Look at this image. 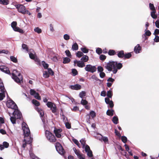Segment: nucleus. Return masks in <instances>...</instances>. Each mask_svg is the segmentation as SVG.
I'll return each mask as SVG.
<instances>
[{
	"instance_id": "f257e3e1",
	"label": "nucleus",
	"mask_w": 159,
	"mask_h": 159,
	"mask_svg": "<svg viewBox=\"0 0 159 159\" xmlns=\"http://www.w3.org/2000/svg\"><path fill=\"white\" fill-rule=\"evenodd\" d=\"M122 63L117 61H109L104 66V67L109 71H112L113 73L116 74L119 70L122 67Z\"/></svg>"
},
{
	"instance_id": "f03ea898",
	"label": "nucleus",
	"mask_w": 159,
	"mask_h": 159,
	"mask_svg": "<svg viewBox=\"0 0 159 159\" xmlns=\"http://www.w3.org/2000/svg\"><path fill=\"white\" fill-rule=\"evenodd\" d=\"M22 129L23 130L24 135V140L25 142H30L31 137L30 136V131L27 125L25 123L23 122L22 124Z\"/></svg>"
},
{
	"instance_id": "7ed1b4c3",
	"label": "nucleus",
	"mask_w": 159,
	"mask_h": 159,
	"mask_svg": "<svg viewBox=\"0 0 159 159\" xmlns=\"http://www.w3.org/2000/svg\"><path fill=\"white\" fill-rule=\"evenodd\" d=\"M11 77L18 84L20 83L21 81H22L23 80L22 75L16 70L13 71Z\"/></svg>"
},
{
	"instance_id": "20e7f679",
	"label": "nucleus",
	"mask_w": 159,
	"mask_h": 159,
	"mask_svg": "<svg viewBox=\"0 0 159 159\" xmlns=\"http://www.w3.org/2000/svg\"><path fill=\"white\" fill-rule=\"evenodd\" d=\"M32 102L33 104H34L36 106H37V107H35V109L39 114L40 115V117L41 118L43 122L44 123V122H45V120L43 118V117L44 115V113L43 111L40 108H39L38 107V106H39L40 105V103L38 101L35 99H33L32 100Z\"/></svg>"
},
{
	"instance_id": "39448f33",
	"label": "nucleus",
	"mask_w": 159,
	"mask_h": 159,
	"mask_svg": "<svg viewBox=\"0 0 159 159\" xmlns=\"http://www.w3.org/2000/svg\"><path fill=\"white\" fill-rule=\"evenodd\" d=\"M83 148H84L85 152L87 153V155L89 157H92L93 156L92 152L91 150L89 147L87 145L85 144V141L83 139H81L80 140Z\"/></svg>"
},
{
	"instance_id": "423d86ee",
	"label": "nucleus",
	"mask_w": 159,
	"mask_h": 159,
	"mask_svg": "<svg viewBox=\"0 0 159 159\" xmlns=\"http://www.w3.org/2000/svg\"><path fill=\"white\" fill-rule=\"evenodd\" d=\"M45 135L47 139L50 142H55V137L52 133L49 131L46 130L45 131Z\"/></svg>"
},
{
	"instance_id": "0eeeda50",
	"label": "nucleus",
	"mask_w": 159,
	"mask_h": 159,
	"mask_svg": "<svg viewBox=\"0 0 159 159\" xmlns=\"http://www.w3.org/2000/svg\"><path fill=\"white\" fill-rule=\"evenodd\" d=\"M46 105L47 107L50 108L52 111V112L56 114L57 111V107L56 105L50 102H47Z\"/></svg>"
},
{
	"instance_id": "6e6552de",
	"label": "nucleus",
	"mask_w": 159,
	"mask_h": 159,
	"mask_svg": "<svg viewBox=\"0 0 159 159\" xmlns=\"http://www.w3.org/2000/svg\"><path fill=\"white\" fill-rule=\"evenodd\" d=\"M150 9L152 11L151 12V16L153 19H156L157 17V15L156 14V12L155 7L153 4L150 3L149 4Z\"/></svg>"
},
{
	"instance_id": "1a4fd4ad",
	"label": "nucleus",
	"mask_w": 159,
	"mask_h": 159,
	"mask_svg": "<svg viewBox=\"0 0 159 159\" xmlns=\"http://www.w3.org/2000/svg\"><path fill=\"white\" fill-rule=\"evenodd\" d=\"M17 25V23L16 21L12 22L11 23V26L14 31L19 32L21 34H23L24 33L23 30L16 26Z\"/></svg>"
},
{
	"instance_id": "9d476101",
	"label": "nucleus",
	"mask_w": 159,
	"mask_h": 159,
	"mask_svg": "<svg viewBox=\"0 0 159 159\" xmlns=\"http://www.w3.org/2000/svg\"><path fill=\"white\" fill-rule=\"evenodd\" d=\"M84 69L86 71L93 73L96 71L97 68L95 66L88 64L86 65Z\"/></svg>"
},
{
	"instance_id": "9b49d317",
	"label": "nucleus",
	"mask_w": 159,
	"mask_h": 159,
	"mask_svg": "<svg viewBox=\"0 0 159 159\" xmlns=\"http://www.w3.org/2000/svg\"><path fill=\"white\" fill-rule=\"evenodd\" d=\"M55 147L57 151L59 154L61 155L64 154L65 151L60 143L58 142L56 143Z\"/></svg>"
},
{
	"instance_id": "f8f14e48",
	"label": "nucleus",
	"mask_w": 159,
	"mask_h": 159,
	"mask_svg": "<svg viewBox=\"0 0 159 159\" xmlns=\"http://www.w3.org/2000/svg\"><path fill=\"white\" fill-rule=\"evenodd\" d=\"M7 106L8 108L14 110L17 108L16 104L11 100H9L7 101Z\"/></svg>"
},
{
	"instance_id": "ddd939ff",
	"label": "nucleus",
	"mask_w": 159,
	"mask_h": 159,
	"mask_svg": "<svg viewBox=\"0 0 159 159\" xmlns=\"http://www.w3.org/2000/svg\"><path fill=\"white\" fill-rule=\"evenodd\" d=\"M15 7L17 9L18 11L23 14H25V7L22 4H17L15 5Z\"/></svg>"
},
{
	"instance_id": "4468645a",
	"label": "nucleus",
	"mask_w": 159,
	"mask_h": 159,
	"mask_svg": "<svg viewBox=\"0 0 159 159\" xmlns=\"http://www.w3.org/2000/svg\"><path fill=\"white\" fill-rule=\"evenodd\" d=\"M13 115L16 119H20L21 118L22 115L21 112L17 109H15L13 112Z\"/></svg>"
},
{
	"instance_id": "2eb2a0df",
	"label": "nucleus",
	"mask_w": 159,
	"mask_h": 159,
	"mask_svg": "<svg viewBox=\"0 0 159 159\" xmlns=\"http://www.w3.org/2000/svg\"><path fill=\"white\" fill-rule=\"evenodd\" d=\"M74 66H75L77 64V66L79 67L82 68L85 66V63L82 61H77L75 60L74 61Z\"/></svg>"
},
{
	"instance_id": "dca6fc26",
	"label": "nucleus",
	"mask_w": 159,
	"mask_h": 159,
	"mask_svg": "<svg viewBox=\"0 0 159 159\" xmlns=\"http://www.w3.org/2000/svg\"><path fill=\"white\" fill-rule=\"evenodd\" d=\"M0 70L8 74H10V71L8 68L5 66H0Z\"/></svg>"
},
{
	"instance_id": "f3484780",
	"label": "nucleus",
	"mask_w": 159,
	"mask_h": 159,
	"mask_svg": "<svg viewBox=\"0 0 159 159\" xmlns=\"http://www.w3.org/2000/svg\"><path fill=\"white\" fill-rule=\"evenodd\" d=\"M62 130L61 129H55L54 132L56 136L58 138H60L61 137V132H62Z\"/></svg>"
},
{
	"instance_id": "a211bd4d",
	"label": "nucleus",
	"mask_w": 159,
	"mask_h": 159,
	"mask_svg": "<svg viewBox=\"0 0 159 159\" xmlns=\"http://www.w3.org/2000/svg\"><path fill=\"white\" fill-rule=\"evenodd\" d=\"M0 89L1 93H0V101H2L5 97V93L6 91L4 88Z\"/></svg>"
},
{
	"instance_id": "6ab92c4d",
	"label": "nucleus",
	"mask_w": 159,
	"mask_h": 159,
	"mask_svg": "<svg viewBox=\"0 0 159 159\" xmlns=\"http://www.w3.org/2000/svg\"><path fill=\"white\" fill-rule=\"evenodd\" d=\"M69 88L73 90H79L81 89V86L77 84L74 85H70Z\"/></svg>"
},
{
	"instance_id": "aec40b11",
	"label": "nucleus",
	"mask_w": 159,
	"mask_h": 159,
	"mask_svg": "<svg viewBox=\"0 0 159 159\" xmlns=\"http://www.w3.org/2000/svg\"><path fill=\"white\" fill-rule=\"evenodd\" d=\"M145 33L143 34L142 37L143 38H145V40H146L148 39V38L146 36H150L151 34V32L149 30H147L146 31H145Z\"/></svg>"
},
{
	"instance_id": "412c9836",
	"label": "nucleus",
	"mask_w": 159,
	"mask_h": 159,
	"mask_svg": "<svg viewBox=\"0 0 159 159\" xmlns=\"http://www.w3.org/2000/svg\"><path fill=\"white\" fill-rule=\"evenodd\" d=\"M141 48L139 44H137L134 48V51L136 53H139L140 52Z\"/></svg>"
},
{
	"instance_id": "4be33fe9",
	"label": "nucleus",
	"mask_w": 159,
	"mask_h": 159,
	"mask_svg": "<svg viewBox=\"0 0 159 159\" xmlns=\"http://www.w3.org/2000/svg\"><path fill=\"white\" fill-rule=\"evenodd\" d=\"M117 55L119 58H122L124 57V51L121 50L120 51H118Z\"/></svg>"
},
{
	"instance_id": "5701e85b",
	"label": "nucleus",
	"mask_w": 159,
	"mask_h": 159,
	"mask_svg": "<svg viewBox=\"0 0 159 159\" xmlns=\"http://www.w3.org/2000/svg\"><path fill=\"white\" fill-rule=\"evenodd\" d=\"M89 60V57L86 55H84L80 59V60L82 61L84 63L85 62H87Z\"/></svg>"
},
{
	"instance_id": "b1692460",
	"label": "nucleus",
	"mask_w": 159,
	"mask_h": 159,
	"mask_svg": "<svg viewBox=\"0 0 159 159\" xmlns=\"http://www.w3.org/2000/svg\"><path fill=\"white\" fill-rule=\"evenodd\" d=\"M114 111L112 110H108L107 111V115L110 116H112L114 115Z\"/></svg>"
},
{
	"instance_id": "393cba45",
	"label": "nucleus",
	"mask_w": 159,
	"mask_h": 159,
	"mask_svg": "<svg viewBox=\"0 0 159 159\" xmlns=\"http://www.w3.org/2000/svg\"><path fill=\"white\" fill-rule=\"evenodd\" d=\"M99 134L101 136V138L99 139V140H102L105 143H106L108 141V139L107 137L105 136L103 137L101 134Z\"/></svg>"
},
{
	"instance_id": "a878e982",
	"label": "nucleus",
	"mask_w": 159,
	"mask_h": 159,
	"mask_svg": "<svg viewBox=\"0 0 159 159\" xmlns=\"http://www.w3.org/2000/svg\"><path fill=\"white\" fill-rule=\"evenodd\" d=\"M73 149L75 152V153L77 155L78 158L80 157V156L82 155V154L80 153L79 151L77 150L75 148H74Z\"/></svg>"
},
{
	"instance_id": "bb28decb",
	"label": "nucleus",
	"mask_w": 159,
	"mask_h": 159,
	"mask_svg": "<svg viewBox=\"0 0 159 159\" xmlns=\"http://www.w3.org/2000/svg\"><path fill=\"white\" fill-rule=\"evenodd\" d=\"M8 0H0V4L3 5H7L9 3Z\"/></svg>"
},
{
	"instance_id": "cd10ccee",
	"label": "nucleus",
	"mask_w": 159,
	"mask_h": 159,
	"mask_svg": "<svg viewBox=\"0 0 159 159\" xmlns=\"http://www.w3.org/2000/svg\"><path fill=\"white\" fill-rule=\"evenodd\" d=\"M107 96L109 98H111L112 96V89H111L109 91H107Z\"/></svg>"
},
{
	"instance_id": "c85d7f7f",
	"label": "nucleus",
	"mask_w": 159,
	"mask_h": 159,
	"mask_svg": "<svg viewBox=\"0 0 159 159\" xmlns=\"http://www.w3.org/2000/svg\"><path fill=\"white\" fill-rule=\"evenodd\" d=\"M112 121L114 124H117L118 121V117L117 116H114L113 118Z\"/></svg>"
},
{
	"instance_id": "c756f323",
	"label": "nucleus",
	"mask_w": 159,
	"mask_h": 159,
	"mask_svg": "<svg viewBox=\"0 0 159 159\" xmlns=\"http://www.w3.org/2000/svg\"><path fill=\"white\" fill-rule=\"evenodd\" d=\"M63 63L64 64H67L69 63L70 61V59L67 57H64L63 59Z\"/></svg>"
},
{
	"instance_id": "7c9ffc66",
	"label": "nucleus",
	"mask_w": 159,
	"mask_h": 159,
	"mask_svg": "<svg viewBox=\"0 0 159 159\" xmlns=\"http://www.w3.org/2000/svg\"><path fill=\"white\" fill-rule=\"evenodd\" d=\"M60 115L62 116L61 118L63 120V122L65 123L68 121V119L63 114V112L62 114L61 113Z\"/></svg>"
},
{
	"instance_id": "2f4dec72",
	"label": "nucleus",
	"mask_w": 159,
	"mask_h": 159,
	"mask_svg": "<svg viewBox=\"0 0 159 159\" xmlns=\"http://www.w3.org/2000/svg\"><path fill=\"white\" fill-rule=\"evenodd\" d=\"M72 48L73 50H76L78 49V46L76 43H75L72 45Z\"/></svg>"
},
{
	"instance_id": "473e14b6",
	"label": "nucleus",
	"mask_w": 159,
	"mask_h": 159,
	"mask_svg": "<svg viewBox=\"0 0 159 159\" xmlns=\"http://www.w3.org/2000/svg\"><path fill=\"white\" fill-rule=\"evenodd\" d=\"M131 57V54L130 52L128 53H127L124 54V57L125 59H129Z\"/></svg>"
},
{
	"instance_id": "72a5a7b5",
	"label": "nucleus",
	"mask_w": 159,
	"mask_h": 159,
	"mask_svg": "<svg viewBox=\"0 0 159 159\" xmlns=\"http://www.w3.org/2000/svg\"><path fill=\"white\" fill-rule=\"evenodd\" d=\"M16 118L14 116L10 117V119L11 121L13 124L16 123Z\"/></svg>"
},
{
	"instance_id": "f704fd0d",
	"label": "nucleus",
	"mask_w": 159,
	"mask_h": 159,
	"mask_svg": "<svg viewBox=\"0 0 159 159\" xmlns=\"http://www.w3.org/2000/svg\"><path fill=\"white\" fill-rule=\"evenodd\" d=\"M116 53L115 51L113 50H110L108 52V54L110 56L114 55Z\"/></svg>"
},
{
	"instance_id": "c9c22d12",
	"label": "nucleus",
	"mask_w": 159,
	"mask_h": 159,
	"mask_svg": "<svg viewBox=\"0 0 159 159\" xmlns=\"http://www.w3.org/2000/svg\"><path fill=\"white\" fill-rule=\"evenodd\" d=\"M90 115L92 118H93L96 116V114L95 112L93 111H91L90 112Z\"/></svg>"
},
{
	"instance_id": "e433bc0d",
	"label": "nucleus",
	"mask_w": 159,
	"mask_h": 159,
	"mask_svg": "<svg viewBox=\"0 0 159 159\" xmlns=\"http://www.w3.org/2000/svg\"><path fill=\"white\" fill-rule=\"evenodd\" d=\"M42 64L44 69H47L48 68V65L44 61H42Z\"/></svg>"
},
{
	"instance_id": "4c0bfd02",
	"label": "nucleus",
	"mask_w": 159,
	"mask_h": 159,
	"mask_svg": "<svg viewBox=\"0 0 159 159\" xmlns=\"http://www.w3.org/2000/svg\"><path fill=\"white\" fill-rule=\"evenodd\" d=\"M72 141L74 142V143L76 144L79 148H80V144L78 142V141L75 139H72Z\"/></svg>"
},
{
	"instance_id": "58836bf2",
	"label": "nucleus",
	"mask_w": 159,
	"mask_h": 159,
	"mask_svg": "<svg viewBox=\"0 0 159 159\" xmlns=\"http://www.w3.org/2000/svg\"><path fill=\"white\" fill-rule=\"evenodd\" d=\"M85 91H83L80 93L79 94V96L80 98H83L85 96Z\"/></svg>"
},
{
	"instance_id": "ea45409f",
	"label": "nucleus",
	"mask_w": 159,
	"mask_h": 159,
	"mask_svg": "<svg viewBox=\"0 0 159 159\" xmlns=\"http://www.w3.org/2000/svg\"><path fill=\"white\" fill-rule=\"evenodd\" d=\"M34 31L38 34H40L41 33L42 30L39 27H36L34 29Z\"/></svg>"
},
{
	"instance_id": "a19ab883",
	"label": "nucleus",
	"mask_w": 159,
	"mask_h": 159,
	"mask_svg": "<svg viewBox=\"0 0 159 159\" xmlns=\"http://www.w3.org/2000/svg\"><path fill=\"white\" fill-rule=\"evenodd\" d=\"M84 54L82 52L80 51L78 52L76 54V56L80 58L83 56Z\"/></svg>"
},
{
	"instance_id": "79ce46f5",
	"label": "nucleus",
	"mask_w": 159,
	"mask_h": 159,
	"mask_svg": "<svg viewBox=\"0 0 159 159\" xmlns=\"http://www.w3.org/2000/svg\"><path fill=\"white\" fill-rule=\"evenodd\" d=\"M22 47L27 52H29L28 48L27 47V45L25 44H22Z\"/></svg>"
},
{
	"instance_id": "37998d69",
	"label": "nucleus",
	"mask_w": 159,
	"mask_h": 159,
	"mask_svg": "<svg viewBox=\"0 0 159 159\" xmlns=\"http://www.w3.org/2000/svg\"><path fill=\"white\" fill-rule=\"evenodd\" d=\"M72 73L73 75L75 76L78 74V71L77 70L75 69H73L72 70Z\"/></svg>"
},
{
	"instance_id": "c03bdc74",
	"label": "nucleus",
	"mask_w": 159,
	"mask_h": 159,
	"mask_svg": "<svg viewBox=\"0 0 159 159\" xmlns=\"http://www.w3.org/2000/svg\"><path fill=\"white\" fill-rule=\"evenodd\" d=\"M91 77L92 79L95 80L96 81H98L100 82H101V80L98 79L95 75H92Z\"/></svg>"
},
{
	"instance_id": "a18cd8bd",
	"label": "nucleus",
	"mask_w": 159,
	"mask_h": 159,
	"mask_svg": "<svg viewBox=\"0 0 159 159\" xmlns=\"http://www.w3.org/2000/svg\"><path fill=\"white\" fill-rule=\"evenodd\" d=\"M81 50L82 52L84 53H87L89 52V50L85 48H81Z\"/></svg>"
},
{
	"instance_id": "49530a36",
	"label": "nucleus",
	"mask_w": 159,
	"mask_h": 159,
	"mask_svg": "<svg viewBox=\"0 0 159 159\" xmlns=\"http://www.w3.org/2000/svg\"><path fill=\"white\" fill-rule=\"evenodd\" d=\"M43 76L45 78H48L49 77V74L47 71H45L43 72Z\"/></svg>"
},
{
	"instance_id": "de8ad7c7",
	"label": "nucleus",
	"mask_w": 159,
	"mask_h": 159,
	"mask_svg": "<svg viewBox=\"0 0 159 159\" xmlns=\"http://www.w3.org/2000/svg\"><path fill=\"white\" fill-rule=\"evenodd\" d=\"M10 59L12 61L14 62H16L17 61L16 58L13 56H11L10 57Z\"/></svg>"
},
{
	"instance_id": "09e8293b",
	"label": "nucleus",
	"mask_w": 159,
	"mask_h": 159,
	"mask_svg": "<svg viewBox=\"0 0 159 159\" xmlns=\"http://www.w3.org/2000/svg\"><path fill=\"white\" fill-rule=\"evenodd\" d=\"M88 103V102L85 99H82L81 101V104L83 105H86Z\"/></svg>"
},
{
	"instance_id": "8fccbe9b",
	"label": "nucleus",
	"mask_w": 159,
	"mask_h": 159,
	"mask_svg": "<svg viewBox=\"0 0 159 159\" xmlns=\"http://www.w3.org/2000/svg\"><path fill=\"white\" fill-rule=\"evenodd\" d=\"M29 57L31 59L34 60L35 59V56L34 54L31 52H29Z\"/></svg>"
},
{
	"instance_id": "3c124183",
	"label": "nucleus",
	"mask_w": 159,
	"mask_h": 159,
	"mask_svg": "<svg viewBox=\"0 0 159 159\" xmlns=\"http://www.w3.org/2000/svg\"><path fill=\"white\" fill-rule=\"evenodd\" d=\"M96 52L99 55L102 52V49L100 48H98L96 49Z\"/></svg>"
},
{
	"instance_id": "603ef678",
	"label": "nucleus",
	"mask_w": 159,
	"mask_h": 159,
	"mask_svg": "<svg viewBox=\"0 0 159 159\" xmlns=\"http://www.w3.org/2000/svg\"><path fill=\"white\" fill-rule=\"evenodd\" d=\"M98 71V72H102L103 71V68L101 66H98L97 68Z\"/></svg>"
},
{
	"instance_id": "864d4df0",
	"label": "nucleus",
	"mask_w": 159,
	"mask_h": 159,
	"mask_svg": "<svg viewBox=\"0 0 159 159\" xmlns=\"http://www.w3.org/2000/svg\"><path fill=\"white\" fill-rule=\"evenodd\" d=\"M63 38L66 40H68L70 39V37L69 35L67 34H65L63 36Z\"/></svg>"
},
{
	"instance_id": "5fc2aeb1",
	"label": "nucleus",
	"mask_w": 159,
	"mask_h": 159,
	"mask_svg": "<svg viewBox=\"0 0 159 159\" xmlns=\"http://www.w3.org/2000/svg\"><path fill=\"white\" fill-rule=\"evenodd\" d=\"M64 123L66 127L67 128L70 129L71 128V125L68 122V121L65 122Z\"/></svg>"
},
{
	"instance_id": "6e6d98bb",
	"label": "nucleus",
	"mask_w": 159,
	"mask_h": 159,
	"mask_svg": "<svg viewBox=\"0 0 159 159\" xmlns=\"http://www.w3.org/2000/svg\"><path fill=\"white\" fill-rule=\"evenodd\" d=\"M121 139L122 140V141L124 143H126L127 141V138L125 136H122L121 137Z\"/></svg>"
},
{
	"instance_id": "4d7b16f0",
	"label": "nucleus",
	"mask_w": 159,
	"mask_h": 159,
	"mask_svg": "<svg viewBox=\"0 0 159 159\" xmlns=\"http://www.w3.org/2000/svg\"><path fill=\"white\" fill-rule=\"evenodd\" d=\"M48 72L49 75H54V72L51 68H48Z\"/></svg>"
},
{
	"instance_id": "13d9d810",
	"label": "nucleus",
	"mask_w": 159,
	"mask_h": 159,
	"mask_svg": "<svg viewBox=\"0 0 159 159\" xmlns=\"http://www.w3.org/2000/svg\"><path fill=\"white\" fill-rule=\"evenodd\" d=\"M4 123V120L3 118L0 117V128H2V124Z\"/></svg>"
},
{
	"instance_id": "bf43d9fd",
	"label": "nucleus",
	"mask_w": 159,
	"mask_h": 159,
	"mask_svg": "<svg viewBox=\"0 0 159 159\" xmlns=\"http://www.w3.org/2000/svg\"><path fill=\"white\" fill-rule=\"evenodd\" d=\"M34 97L38 100H40L41 99V97L38 93L34 95Z\"/></svg>"
},
{
	"instance_id": "052dcab7",
	"label": "nucleus",
	"mask_w": 159,
	"mask_h": 159,
	"mask_svg": "<svg viewBox=\"0 0 159 159\" xmlns=\"http://www.w3.org/2000/svg\"><path fill=\"white\" fill-rule=\"evenodd\" d=\"M30 156L33 159H38V158L33 153H30Z\"/></svg>"
},
{
	"instance_id": "680f3d73",
	"label": "nucleus",
	"mask_w": 159,
	"mask_h": 159,
	"mask_svg": "<svg viewBox=\"0 0 159 159\" xmlns=\"http://www.w3.org/2000/svg\"><path fill=\"white\" fill-rule=\"evenodd\" d=\"M65 52L66 56L68 57H70L71 56V54L70 52L68 50H67L65 51Z\"/></svg>"
},
{
	"instance_id": "e2e57ef3",
	"label": "nucleus",
	"mask_w": 159,
	"mask_h": 159,
	"mask_svg": "<svg viewBox=\"0 0 159 159\" xmlns=\"http://www.w3.org/2000/svg\"><path fill=\"white\" fill-rule=\"evenodd\" d=\"M3 145L5 148H7L8 147L9 144V143H8L7 142H4L3 143Z\"/></svg>"
},
{
	"instance_id": "0e129e2a",
	"label": "nucleus",
	"mask_w": 159,
	"mask_h": 159,
	"mask_svg": "<svg viewBox=\"0 0 159 159\" xmlns=\"http://www.w3.org/2000/svg\"><path fill=\"white\" fill-rule=\"evenodd\" d=\"M30 93L32 95L34 96L37 93L34 89H31L30 90Z\"/></svg>"
},
{
	"instance_id": "69168bd1",
	"label": "nucleus",
	"mask_w": 159,
	"mask_h": 159,
	"mask_svg": "<svg viewBox=\"0 0 159 159\" xmlns=\"http://www.w3.org/2000/svg\"><path fill=\"white\" fill-rule=\"evenodd\" d=\"M8 51L7 50H0V54L5 53L6 54H8Z\"/></svg>"
},
{
	"instance_id": "338daca9",
	"label": "nucleus",
	"mask_w": 159,
	"mask_h": 159,
	"mask_svg": "<svg viewBox=\"0 0 159 159\" xmlns=\"http://www.w3.org/2000/svg\"><path fill=\"white\" fill-rule=\"evenodd\" d=\"M106 58V56L104 55H101L100 56V59L101 60H104Z\"/></svg>"
},
{
	"instance_id": "774afa93",
	"label": "nucleus",
	"mask_w": 159,
	"mask_h": 159,
	"mask_svg": "<svg viewBox=\"0 0 159 159\" xmlns=\"http://www.w3.org/2000/svg\"><path fill=\"white\" fill-rule=\"evenodd\" d=\"M155 37L154 39V41L156 42H159V36L155 35Z\"/></svg>"
}]
</instances>
